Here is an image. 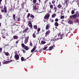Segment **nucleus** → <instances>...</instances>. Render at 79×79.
Masks as SVG:
<instances>
[{
  "mask_svg": "<svg viewBox=\"0 0 79 79\" xmlns=\"http://www.w3.org/2000/svg\"><path fill=\"white\" fill-rule=\"evenodd\" d=\"M15 59H16V60H19V55H18V52H17V51H15Z\"/></svg>",
  "mask_w": 79,
  "mask_h": 79,
  "instance_id": "obj_1",
  "label": "nucleus"
},
{
  "mask_svg": "<svg viewBox=\"0 0 79 79\" xmlns=\"http://www.w3.org/2000/svg\"><path fill=\"white\" fill-rule=\"evenodd\" d=\"M2 13H7V7L6 6H4V10H1Z\"/></svg>",
  "mask_w": 79,
  "mask_h": 79,
  "instance_id": "obj_2",
  "label": "nucleus"
},
{
  "mask_svg": "<svg viewBox=\"0 0 79 79\" xmlns=\"http://www.w3.org/2000/svg\"><path fill=\"white\" fill-rule=\"evenodd\" d=\"M4 61H5V62H3V64H8V63H10V62H11V61H13V60H11L9 61H6L5 60H4Z\"/></svg>",
  "mask_w": 79,
  "mask_h": 79,
  "instance_id": "obj_3",
  "label": "nucleus"
},
{
  "mask_svg": "<svg viewBox=\"0 0 79 79\" xmlns=\"http://www.w3.org/2000/svg\"><path fill=\"white\" fill-rule=\"evenodd\" d=\"M50 17V14H46L44 17V19H48L49 17Z\"/></svg>",
  "mask_w": 79,
  "mask_h": 79,
  "instance_id": "obj_4",
  "label": "nucleus"
},
{
  "mask_svg": "<svg viewBox=\"0 0 79 79\" xmlns=\"http://www.w3.org/2000/svg\"><path fill=\"white\" fill-rule=\"evenodd\" d=\"M29 36H27V37L25 38V39L24 41V44H26L27 42H28V40H29Z\"/></svg>",
  "mask_w": 79,
  "mask_h": 79,
  "instance_id": "obj_5",
  "label": "nucleus"
},
{
  "mask_svg": "<svg viewBox=\"0 0 79 79\" xmlns=\"http://www.w3.org/2000/svg\"><path fill=\"white\" fill-rule=\"evenodd\" d=\"M28 23L29 27L31 28H32V22H31L28 21Z\"/></svg>",
  "mask_w": 79,
  "mask_h": 79,
  "instance_id": "obj_6",
  "label": "nucleus"
},
{
  "mask_svg": "<svg viewBox=\"0 0 79 79\" xmlns=\"http://www.w3.org/2000/svg\"><path fill=\"white\" fill-rule=\"evenodd\" d=\"M50 33V31L48 30V31H47L46 33H45V37H47V35H48Z\"/></svg>",
  "mask_w": 79,
  "mask_h": 79,
  "instance_id": "obj_7",
  "label": "nucleus"
},
{
  "mask_svg": "<svg viewBox=\"0 0 79 79\" xmlns=\"http://www.w3.org/2000/svg\"><path fill=\"white\" fill-rule=\"evenodd\" d=\"M50 27V24L48 23V24H47L46 27V30H48V28H49V27Z\"/></svg>",
  "mask_w": 79,
  "mask_h": 79,
  "instance_id": "obj_8",
  "label": "nucleus"
},
{
  "mask_svg": "<svg viewBox=\"0 0 79 79\" xmlns=\"http://www.w3.org/2000/svg\"><path fill=\"white\" fill-rule=\"evenodd\" d=\"M29 48H29V47L26 46H25V47L24 48V49H25V50H26V51L28 50H29Z\"/></svg>",
  "mask_w": 79,
  "mask_h": 79,
  "instance_id": "obj_9",
  "label": "nucleus"
},
{
  "mask_svg": "<svg viewBox=\"0 0 79 79\" xmlns=\"http://www.w3.org/2000/svg\"><path fill=\"white\" fill-rule=\"evenodd\" d=\"M53 47L52 46H51L49 47V49H47V50H46V51H47V50H49L50 51L53 49Z\"/></svg>",
  "mask_w": 79,
  "mask_h": 79,
  "instance_id": "obj_10",
  "label": "nucleus"
},
{
  "mask_svg": "<svg viewBox=\"0 0 79 79\" xmlns=\"http://www.w3.org/2000/svg\"><path fill=\"white\" fill-rule=\"evenodd\" d=\"M36 48H37V47H36V46H35V47L33 48V49L31 50V53H33V52H34V51L36 49Z\"/></svg>",
  "mask_w": 79,
  "mask_h": 79,
  "instance_id": "obj_11",
  "label": "nucleus"
},
{
  "mask_svg": "<svg viewBox=\"0 0 79 79\" xmlns=\"http://www.w3.org/2000/svg\"><path fill=\"white\" fill-rule=\"evenodd\" d=\"M68 23L69 24H73V21L69 20L68 22Z\"/></svg>",
  "mask_w": 79,
  "mask_h": 79,
  "instance_id": "obj_12",
  "label": "nucleus"
},
{
  "mask_svg": "<svg viewBox=\"0 0 79 79\" xmlns=\"http://www.w3.org/2000/svg\"><path fill=\"white\" fill-rule=\"evenodd\" d=\"M12 18L14 21H15L16 19V15H15V14L13 15Z\"/></svg>",
  "mask_w": 79,
  "mask_h": 79,
  "instance_id": "obj_13",
  "label": "nucleus"
},
{
  "mask_svg": "<svg viewBox=\"0 0 79 79\" xmlns=\"http://www.w3.org/2000/svg\"><path fill=\"white\" fill-rule=\"evenodd\" d=\"M62 6H63L61 4H59L57 6L58 8H62Z\"/></svg>",
  "mask_w": 79,
  "mask_h": 79,
  "instance_id": "obj_14",
  "label": "nucleus"
},
{
  "mask_svg": "<svg viewBox=\"0 0 79 79\" xmlns=\"http://www.w3.org/2000/svg\"><path fill=\"white\" fill-rule=\"evenodd\" d=\"M75 15L77 16V18H79V12L78 11H76L75 12Z\"/></svg>",
  "mask_w": 79,
  "mask_h": 79,
  "instance_id": "obj_15",
  "label": "nucleus"
},
{
  "mask_svg": "<svg viewBox=\"0 0 79 79\" xmlns=\"http://www.w3.org/2000/svg\"><path fill=\"white\" fill-rule=\"evenodd\" d=\"M33 9L35 10H38V9L37 8L36 6L35 5L34 6V5H33Z\"/></svg>",
  "mask_w": 79,
  "mask_h": 79,
  "instance_id": "obj_16",
  "label": "nucleus"
},
{
  "mask_svg": "<svg viewBox=\"0 0 79 79\" xmlns=\"http://www.w3.org/2000/svg\"><path fill=\"white\" fill-rule=\"evenodd\" d=\"M30 17L31 18H32V19H34V18H35V17H34V15H33L32 14H31Z\"/></svg>",
  "mask_w": 79,
  "mask_h": 79,
  "instance_id": "obj_17",
  "label": "nucleus"
},
{
  "mask_svg": "<svg viewBox=\"0 0 79 79\" xmlns=\"http://www.w3.org/2000/svg\"><path fill=\"white\" fill-rule=\"evenodd\" d=\"M18 37V36L16 35H15L13 36V38L14 39H16Z\"/></svg>",
  "mask_w": 79,
  "mask_h": 79,
  "instance_id": "obj_18",
  "label": "nucleus"
},
{
  "mask_svg": "<svg viewBox=\"0 0 79 79\" xmlns=\"http://www.w3.org/2000/svg\"><path fill=\"white\" fill-rule=\"evenodd\" d=\"M54 9L55 10V12H56V10H57V8L56 7V6H55V7H54Z\"/></svg>",
  "mask_w": 79,
  "mask_h": 79,
  "instance_id": "obj_19",
  "label": "nucleus"
},
{
  "mask_svg": "<svg viewBox=\"0 0 79 79\" xmlns=\"http://www.w3.org/2000/svg\"><path fill=\"white\" fill-rule=\"evenodd\" d=\"M32 36L34 38H36V35H35V33H34L33 34Z\"/></svg>",
  "mask_w": 79,
  "mask_h": 79,
  "instance_id": "obj_20",
  "label": "nucleus"
},
{
  "mask_svg": "<svg viewBox=\"0 0 79 79\" xmlns=\"http://www.w3.org/2000/svg\"><path fill=\"white\" fill-rule=\"evenodd\" d=\"M63 35H64V34L63 33L60 35V39H63Z\"/></svg>",
  "mask_w": 79,
  "mask_h": 79,
  "instance_id": "obj_21",
  "label": "nucleus"
},
{
  "mask_svg": "<svg viewBox=\"0 0 79 79\" xmlns=\"http://www.w3.org/2000/svg\"><path fill=\"white\" fill-rule=\"evenodd\" d=\"M34 27V29H37V25H34L33 26Z\"/></svg>",
  "mask_w": 79,
  "mask_h": 79,
  "instance_id": "obj_22",
  "label": "nucleus"
},
{
  "mask_svg": "<svg viewBox=\"0 0 79 79\" xmlns=\"http://www.w3.org/2000/svg\"><path fill=\"white\" fill-rule=\"evenodd\" d=\"M73 17L74 18H77V17L76 15L75 14L73 15Z\"/></svg>",
  "mask_w": 79,
  "mask_h": 79,
  "instance_id": "obj_23",
  "label": "nucleus"
},
{
  "mask_svg": "<svg viewBox=\"0 0 79 79\" xmlns=\"http://www.w3.org/2000/svg\"><path fill=\"white\" fill-rule=\"evenodd\" d=\"M59 25L58 23V22H56L55 23V25L56 26H58Z\"/></svg>",
  "mask_w": 79,
  "mask_h": 79,
  "instance_id": "obj_24",
  "label": "nucleus"
},
{
  "mask_svg": "<svg viewBox=\"0 0 79 79\" xmlns=\"http://www.w3.org/2000/svg\"><path fill=\"white\" fill-rule=\"evenodd\" d=\"M21 46L23 48H24L25 47V44L23 43H22L21 44Z\"/></svg>",
  "mask_w": 79,
  "mask_h": 79,
  "instance_id": "obj_25",
  "label": "nucleus"
},
{
  "mask_svg": "<svg viewBox=\"0 0 79 79\" xmlns=\"http://www.w3.org/2000/svg\"><path fill=\"white\" fill-rule=\"evenodd\" d=\"M41 43L42 44H45L46 43V42L45 41H41Z\"/></svg>",
  "mask_w": 79,
  "mask_h": 79,
  "instance_id": "obj_26",
  "label": "nucleus"
},
{
  "mask_svg": "<svg viewBox=\"0 0 79 79\" xmlns=\"http://www.w3.org/2000/svg\"><path fill=\"white\" fill-rule=\"evenodd\" d=\"M21 60H22V61H24V57H21Z\"/></svg>",
  "mask_w": 79,
  "mask_h": 79,
  "instance_id": "obj_27",
  "label": "nucleus"
},
{
  "mask_svg": "<svg viewBox=\"0 0 79 79\" xmlns=\"http://www.w3.org/2000/svg\"><path fill=\"white\" fill-rule=\"evenodd\" d=\"M75 13V12H74V10H72V11H71L72 15H74V14Z\"/></svg>",
  "mask_w": 79,
  "mask_h": 79,
  "instance_id": "obj_28",
  "label": "nucleus"
},
{
  "mask_svg": "<svg viewBox=\"0 0 79 79\" xmlns=\"http://www.w3.org/2000/svg\"><path fill=\"white\" fill-rule=\"evenodd\" d=\"M33 2L34 4H35V3H36V2H37V0H33Z\"/></svg>",
  "mask_w": 79,
  "mask_h": 79,
  "instance_id": "obj_29",
  "label": "nucleus"
},
{
  "mask_svg": "<svg viewBox=\"0 0 79 79\" xmlns=\"http://www.w3.org/2000/svg\"><path fill=\"white\" fill-rule=\"evenodd\" d=\"M5 55H6V56H8V55H9V53L8 52H6L5 53Z\"/></svg>",
  "mask_w": 79,
  "mask_h": 79,
  "instance_id": "obj_30",
  "label": "nucleus"
},
{
  "mask_svg": "<svg viewBox=\"0 0 79 79\" xmlns=\"http://www.w3.org/2000/svg\"><path fill=\"white\" fill-rule=\"evenodd\" d=\"M50 7L51 9H52L53 7V6L52 5H50Z\"/></svg>",
  "mask_w": 79,
  "mask_h": 79,
  "instance_id": "obj_31",
  "label": "nucleus"
},
{
  "mask_svg": "<svg viewBox=\"0 0 79 79\" xmlns=\"http://www.w3.org/2000/svg\"><path fill=\"white\" fill-rule=\"evenodd\" d=\"M20 20H21V19H20V18L19 17H18V18L17 19V21H20Z\"/></svg>",
  "mask_w": 79,
  "mask_h": 79,
  "instance_id": "obj_32",
  "label": "nucleus"
},
{
  "mask_svg": "<svg viewBox=\"0 0 79 79\" xmlns=\"http://www.w3.org/2000/svg\"><path fill=\"white\" fill-rule=\"evenodd\" d=\"M29 16H31V14L30 13H28L27 15V18H29Z\"/></svg>",
  "mask_w": 79,
  "mask_h": 79,
  "instance_id": "obj_33",
  "label": "nucleus"
},
{
  "mask_svg": "<svg viewBox=\"0 0 79 79\" xmlns=\"http://www.w3.org/2000/svg\"><path fill=\"white\" fill-rule=\"evenodd\" d=\"M76 21V23H79V19H77Z\"/></svg>",
  "mask_w": 79,
  "mask_h": 79,
  "instance_id": "obj_34",
  "label": "nucleus"
},
{
  "mask_svg": "<svg viewBox=\"0 0 79 79\" xmlns=\"http://www.w3.org/2000/svg\"><path fill=\"white\" fill-rule=\"evenodd\" d=\"M77 5H78V7H79V0H77Z\"/></svg>",
  "mask_w": 79,
  "mask_h": 79,
  "instance_id": "obj_35",
  "label": "nucleus"
},
{
  "mask_svg": "<svg viewBox=\"0 0 79 79\" xmlns=\"http://www.w3.org/2000/svg\"><path fill=\"white\" fill-rule=\"evenodd\" d=\"M55 16H56V15H55V14H53V15H52V17L53 18H55Z\"/></svg>",
  "mask_w": 79,
  "mask_h": 79,
  "instance_id": "obj_36",
  "label": "nucleus"
},
{
  "mask_svg": "<svg viewBox=\"0 0 79 79\" xmlns=\"http://www.w3.org/2000/svg\"><path fill=\"white\" fill-rule=\"evenodd\" d=\"M64 15H63L60 17V19H64Z\"/></svg>",
  "mask_w": 79,
  "mask_h": 79,
  "instance_id": "obj_37",
  "label": "nucleus"
},
{
  "mask_svg": "<svg viewBox=\"0 0 79 79\" xmlns=\"http://www.w3.org/2000/svg\"><path fill=\"white\" fill-rule=\"evenodd\" d=\"M40 31V28H39L37 29V31L38 32H39Z\"/></svg>",
  "mask_w": 79,
  "mask_h": 79,
  "instance_id": "obj_38",
  "label": "nucleus"
},
{
  "mask_svg": "<svg viewBox=\"0 0 79 79\" xmlns=\"http://www.w3.org/2000/svg\"><path fill=\"white\" fill-rule=\"evenodd\" d=\"M65 3L66 4V5H68V0H66L65 1Z\"/></svg>",
  "mask_w": 79,
  "mask_h": 79,
  "instance_id": "obj_39",
  "label": "nucleus"
},
{
  "mask_svg": "<svg viewBox=\"0 0 79 79\" xmlns=\"http://www.w3.org/2000/svg\"><path fill=\"white\" fill-rule=\"evenodd\" d=\"M27 30H26V29H25L23 31V33H24L25 32H27Z\"/></svg>",
  "mask_w": 79,
  "mask_h": 79,
  "instance_id": "obj_40",
  "label": "nucleus"
},
{
  "mask_svg": "<svg viewBox=\"0 0 79 79\" xmlns=\"http://www.w3.org/2000/svg\"><path fill=\"white\" fill-rule=\"evenodd\" d=\"M55 21H56V22H58V19H56Z\"/></svg>",
  "mask_w": 79,
  "mask_h": 79,
  "instance_id": "obj_41",
  "label": "nucleus"
},
{
  "mask_svg": "<svg viewBox=\"0 0 79 79\" xmlns=\"http://www.w3.org/2000/svg\"><path fill=\"white\" fill-rule=\"evenodd\" d=\"M55 0H53L52 1V4H54V3H55Z\"/></svg>",
  "mask_w": 79,
  "mask_h": 79,
  "instance_id": "obj_42",
  "label": "nucleus"
},
{
  "mask_svg": "<svg viewBox=\"0 0 79 79\" xmlns=\"http://www.w3.org/2000/svg\"><path fill=\"white\" fill-rule=\"evenodd\" d=\"M47 47H44V48H43V50H46V49H47Z\"/></svg>",
  "mask_w": 79,
  "mask_h": 79,
  "instance_id": "obj_43",
  "label": "nucleus"
},
{
  "mask_svg": "<svg viewBox=\"0 0 79 79\" xmlns=\"http://www.w3.org/2000/svg\"><path fill=\"white\" fill-rule=\"evenodd\" d=\"M30 46H32V42H31L30 44Z\"/></svg>",
  "mask_w": 79,
  "mask_h": 79,
  "instance_id": "obj_44",
  "label": "nucleus"
},
{
  "mask_svg": "<svg viewBox=\"0 0 79 79\" xmlns=\"http://www.w3.org/2000/svg\"><path fill=\"white\" fill-rule=\"evenodd\" d=\"M2 15H0V19H2Z\"/></svg>",
  "mask_w": 79,
  "mask_h": 79,
  "instance_id": "obj_45",
  "label": "nucleus"
},
{
  "mask_svg": "<svg viewBox=\"0 0 79 79\" xmlns=\"http://www.w3.org/2000/svg\"><path fill=\"white\" fill-rule=\"evenodd\" d=\"M73 18V15H70L69 17V18Z\"/></svg>",
  "mask_w": 79,
  "mask_h": 79,
  "instance_id": "obj_46",
  "label": "nucleus"
},
{
  "mask_svg": "<svg viewBox=\"0 0 79 79\" xmlns=\"http://www.w3.org/2000/svg\"><path fill=\"white\" fill-rule=\"evenodd\" d=\"M50 21H51V22L52 23H53V22L54 21L53 20V19H51L50 20Z\"/></svg>",
  "mask_w": 79,
  "mask_h": 79,
  "instance_id": "obj_47",
  "label": "nucleus"
},
{
  "mask_svg": "<svg viewBox=\"0 0 79 79\" xmlns=\"http://www.w3.org/2000/svg\"><path fill=\"white\" fill-rule=\"evenodd\" d=\"M25 29H26V30L27 31H28V30H29V28L27 27H26V28H25Z\"/></svg>",
  "mask_w": 79,
  "mask_h": 79,
  "instance_id": "obj_48",
  "label": "nucleus"
},
{
  "mask_svg": "<svg viewBox=\"0 0 79 79\" xmlns=\"http://www.w3.org/2000/svg\"><path fill=\"white\" fill-rule=\"evenodd\" d=\"M31 21H32V19H29V20L28 21H29L30 22H31Z\"/></svg>",
  "mask_w": 79,
  "mask_h": 79,
  "instance_id": "obj_49",
  "label": "nucleus"
},
{
  "mask_svg": "<svg viewBox=\"0 0 79 79\" xmlns=\"http://www.w3.org/2000/svg\"><path fill=\"white\" fill-rule=\"evenodd\" d=\"M23 53H26V51L24 50H23Z\"/></svg>",
  "mask_w": 79,
  "mask_h": 79,
  "instance_id": "obj_50",
  "label": "nucleus"
},
{
  "mask_svg": "<svg viewBox=\"0 0 79 79\" xmlns=\"http://www.w3.org/2000/svg\"><path fill=\"white\" fill-rule=\"evenodd\" d=\"M2 37L3 38V39H5L6 37H5V36L3 35V36H2Z\"/></svg>",
  "mask_w": 79,
  "mask_h": 79,
  "instance_id": "obj_51",
  "label": "nucleus"
},
{
  "mask_svg": "<svg viewBox=\"0 0 79 79\" xmlns=\"http://www.w3.org/2000/svg\"><path fill=\"white\" fill-rule=\"evenodd\" d=\"M48 2V0H46V1L44 2V3H47V2Z\"/></svg>",
  "mask_w": 79,
  "mask_h": 79,
  "instance_id": "obj_52",
  "label": "nucleus"
},
{
  "mask_svg": "<svg viewBox=\"0 0 79 79\" xmlns=\"http://www.w3.org/2000/svg\"><path fill=\"white\" fill-rule=\"evenodd\" d=\"M43 40L45 41V37H44L43 38Z\"/></svg>",
  "mask_w": 79,
  "mask_h": 79,
  "instance_id": "obj_53",
  "label": "nucleus"
},
{
  "mask_svg": "<svg viewBox=\"0 0 79 79\" xmlns=\"http://www.w3.org/2000/svg\"><path fill=\"white\" fill-rule=\"evenodd\" d=\"M1 51H2V48H0V52H1Z\"/></svg>",
  "mask_w": 79,
  "mask_h": 79,
  "instance_id": "obj_54",
  "label": "nucleus"
},
{
  "mask_svg": "<svg viewBox=\"0 0 79 79\" xmlns=\"http://www.w3.org/2000/svg\"><path fill=\"white\" fill-rule=\"evenodd\" d=\"M2 8H3V6H1L0 7V8L1 9V10H3L2 9Z\"/></svg>",
  "mask_w": 79,
  "mask_h": 79,
  "instance_id": "obj_55",
  "label": "nucleus"
},
{
  "mask_svg": "<svg viewBox=\"0 0 79 79\" xmlns=\"http://www.w3.org/2000/svg\"><path fill=\"white\" fill-rule=\"evenodd\" d=\"M2 0H0V4L2 3Z\"/></svg>",
  "mask_w": 79,
  "mask_h": 79,
  "instance_id": "obj_56",
  "label": "nucleus"
},
{
  "mask_svg": "<svg viewBox=\"0 0 79 79\" xmlns=\"http://www.w3.org/2000/svg\"><path fill=\"white\" fill-rule=\"evenodd\" d=\"M60 33H58V36L59 37L60 36Z\"/></svg>",
  "mask_w": 79,
  "mask_h": 79,
  "instance_id": "obj_57",
  "label": "nucleus"
},
{
  "mask_svg": "<svg viewBox=\"0 0 79 79\" xmlns=\"http://www.w3.org/2000/svg\"><path fill=\"white\" fill-rule=\"evenodd\" d=\"M14 46H15V47H17V44H15Z\"/></svg>",
  "mask_w": 79,
  "mask_h": 79,
  "instance_id": "obj_58",
  "label": "nucleus"
},
{
  "mask_svg": "<svg viewBox=\"0 0 79 79\" xmlns=\"http://www.w3.org/2000/svg\"><path fill=\"white\" fill-rule=\"evenodd\" d=\"M6 35H8V33L7 32V33H6Z\"/></svg>",
  "mask_w": 79,
  "mask_h": 79,
  "instance_id": "obj_59",
  "label": "nucleus"
},
{
  "mask_svg": "<svg viewBox=\"0 0 79 79\" xmlns=\"http://www.w3.org/2000/svg\"><path fill=\"white\" fill-rule=\"evenodd\" d=\"M35 52H36V53H38L39 51H37V50H35Z\"/></svg>",
  "mask_w": 79,
  "mask_h": 79,
  "instance_id": "obj_60",
  "label": "nucleus"
},
{
  "mask_svg": "<svg viewBox=\"0 0 79 79\" xmlns=\"http://www.w3.org/2000/svg\"><path fill=\"white\" fill-rule=\"evenodd\" d=\"M16 44H18V41H17L16 42Z\"/></svg>",
  "mask_w": 79,
  "mask_h": 79,
  "instance_id": "obj_61",
  "label": "nucleus"
},
{
  "mask_svg": "<svg viewBox=\"0 0 79 79\" xmlns=\"http://www.w3.org/2000/svg\"><path fill=\"white\" fill-rule=\"evenodd\" d=\"M12 58V56H11L10 57V59H11Z\"/></svg>",
  "mask_w": 79,
  "mask_h": 79,
  "instance_id": "obj_62",
  "label": "nucleus"
},
{
  "mask_svg": "<svg viewBox=\"0 0 79 79\" xmlns=\"http://www.w3.org/2000/svg\"><path fill=\"white\" fill-rule=\"evenodd\" d=\"M30 56H29V57H27V59H29V58H30Z\"/></svg>",
  "mask_w": 79,
  "mask_h": 79,
  "instance_id": "obj_63",
  "label": "nucleus"
},
{
  "mask_svg": "<svg viewBox=\"0 0 79 79\" xmlns=\"http://www.w3.org/2000/svg\"><path fill=\"white\" fill-rule=\"evenodd\" d=\"M1 23H0V27H1Z\"/></svg>",
  "mask_w": 79,
  "mask_h": 79,
  "instance_id": "obj_64",
  "label": "nucleus"
}]
</instances>
